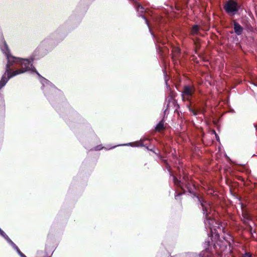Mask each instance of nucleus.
<instances>
[{"instance_id": "f257e3e1", "label": "nucleus", "mask_w": 257, "mask_h": 257, "mask_svg": "<svg viewBox=\"0 0 257 257\" xmlns=\"http://www.w3.org/2000/svg\"><path fill=\"white\" fill-rule=\"evenodd\" d=\"M175 185L179 187L185 193L187 190L196 197L202 207L203 213L205 216L204 224L206 228H209L211 236L210 240L206 241L209 247L197 254L194 252H188L179 257H218L219 249L222 247V241L220 239V234L225 232L224 224L216 221L214 219L215 211L212 209L210 203L207 202L202 197L196 195L195 187L188 177L184 176L182 180H178L176 177L171 174Z\"/></svg>"}, {"instance_id": "f03ea898", "label": "nucleus", "mask_w": 257, "mask_h": 257, "mask_svg": "<svg viewBox=\"0 0 257 257\" xmlns=\"http://www.w3.org/2000/svg\"><path fill=\"white\" fill-rule=\"evenodd\" d=\"M0 49L5 55L7 59L5 72L0 80V90L6 85L10 78L24 73L25 72L31 71L32 72L35 71L39 75L40 81L42 84L41 88L48 100H51L60 92V91L51 82L45 78L41 77L36 71L35 68L27 59L16 57L10 54V50L1 31Z\"/></svg>"}, {"instance_id": "7ed1b4c3", "label": "nucleus", "mask_w": 257, "mask_h": 257, "mask_svg": "<svg viewBox=\"0 0 257 257\" xmlns=\"http://www.w3.org/2000/svg\"><path fill=\"white\" fill-rule=\"evenodd\" d=\"M64 37V36L63 35H59L57 31L51 34L41 41L38 47L34 52L32 55L30 56L29 59H27L32 64V62L35 59V57L39 49H51L56 46L60 41H62ZM32 65H33V64Z\"/></svg>"}, {"instance_id": "20e7f679", "label": "nucleus", "mask_w": 257, "mask_h": 257, "mask_svg": "<svg viewBox=\"0 0 257 257\" xmlns=\"http://www.w3.org/2000/svg\"><path fill=\"white\" fill-rule=\"evenodd\" d=\"M195 92V88L193 85H185L181 91V97L182 100L191 102V99L193 97Z\"/></svg>"}, {"instance_id": "39448f33", "label": "nucleus", "mask_w": 257, "mask_h": 257, "mask_svg": "<svg viewBox=\"0 0 257 257\" xmlns=\"http://www.w3.org/2000/svg\"><path fill=\"white\" fill-rule=\"evenodd\" d=\"M136 10H137V12L138 13V15L140 17H142L144 19V20L145 21V23L147 25V26H148V27L149 28V30H150V31L153 37L155 38V41H156V43H161L162 44H164L165 43V41H162L161 38L159 36H156V37L154 35V34H153L152 33L151 29L150 26L149 25L148 21L146 19V17L143 15V13L145 11V8L142 6H141L140 4L137 3L136 4Z\"/></svg>"}, {"instance_id": "423d86ee", "label": "nucleus", "mask_w": 257, "mask_h": 257, "mask_svg": "<svg viewBox=\"0 0 257 257\" xmlns=\"http://www.w3.org/2000/svg\"><path fill=\"white\" fill-rule=\"evenodd\" d=\"M224 8L229 15L233 16L238 11V6L235 1L229 0L225 4Z\"/></svg>"}, {"instance_id": "0eeeda50", "label": "nucleus", "mask_w": 257, "mask_h": 257, "mask_svg": "<svg viewBox=\"0 0 257 257\" xmlns=\"http://www.w3.org/2000/svg\"><path fill=\"white\" fill-rule=\"evenodd\" d=\"M0 235L3 236L8 242L18 252L20 249L16 244L9 237L6 233L0 228Z\"/></svg>"}, {"instance_id": "6e6552de", "label": "nucleus", "mask_w": 257, "mask_h": 257, "mask_svg": "<svg viewBox=\"0 0 257 257\" xmlns=\"http://www.w3.org/2000/svg\"><path fill=\"white\" fill-rule=\"evenodd\" d=\"M233 29L235 33L239 36L241 34L242 31H243V28L236 22L233 21Z\"/></svg>"}, {"instance_id": "1a4fd4ad", "label": "nucleus", "mask_w": 257, "mask_h": 257, "mask_svg": "<svg viewBox=\"0 0 257 257\" xmlns=\"http://www.w3.org/2000/svg\"><path fill=\"white\" fill-rule=\"evenodd\" d=\"M180 53V49L178 48L174 47L172 50V59L174 63H177L176 61L178 56Z\"/></svg>"}, {"instance_id": "9d476101", "label": "nucleus", "mask_w": 257, "mask_h": 257, "mask_svg": "<svg viewBox=\"0 0 257 257\" xmlns=\"http://www.w3.org/2000/svg\"><path fill=\"white\" fill-rule=\"evenodd\" d=\"M188 108H189V111L192 113L193 115H194V116H196L197 115V113H198V112H199L200 113H204V111H205V110L204 108H202L199 110H194L193 109H192V108H191L190 106H188Z\"/></svg>"}, {"instance_id": "9b49d317", "label": "nucleus", "mask_w": 257, "mask_h": 257, "mask_svg": "<svg viewBox=\"0 0 257 257\" xmlns=\"http://www.w3.org/2000/svg\"><path fill=\"white\" fill-rule=\"evenodd\" d=\"M199 30V27L197 25H194L192 27V29L191 31V33L192 35H197L198 34Z\"/></svg>"}, {"instance_id": "f8f14e48", "label": "nucleus", "mask_w": 257, "mask_h": 257, "mask_svg": "<svg viewBox=\"0 0 257 257\" xmlns=\"http://www.w3.org/2000/svg\"><path fill=\"white\" fill-rule=\"evenodd\" d=\"M164 128V122L163 121H161L156 127V131L160 132Z\"/></svg>"}, {"instance_id": "ddd939ff", "label": "nucleus", "mask_w": 257, "mask_h": 257, "mask_svg": "<svg viewBox=\"0 0 257 257\" xmlns=\"http://www.w3.org/2000/svg\"><path fill=\"white\" fill-rule=\"evenodd\" d=\"M5 107V101L4 98L2 96H0V108L1 109H4Z\"/></svg>"}, {"instance_id": "4468645a", "label": "nucleus", "mask_w": 257, "mask_h": 257, "mask_svg": "<svg viewBox=\"0 0 257 257\" xmlns=\"http://www.w3.org/2000/svg\"><path fill=\"white\" fill-rule=\"evenodd\" d=\"M103 148L101 146H97L95 147V150L96 151L100 150Z\"/></svg>"}, {"instance_id": "2eb2a0df", "label": "nucleus", "mask_w": 257, "mask_h": 257, "mask_svg": "<svg viewBox=\"0 0 257 257\" xmlns=\"http://www.w3.org/2000/svg\"><path fill=\"white\" fill-rule=\"evenodd\" d=\"M18 253L20 255L21 257H27L23 253H22L20 250H19Z\"/></svg>"}, {"instance_id": "dca6fc26", "label": "nucleus", "mask_w": 257, "mask_h": 257, "mask_svg": "<svg viewBox=\"0 0 257 257\" xmlns=\"http://www.w3.org/2000/svg\"><path fill=\"white\" fill-rule=\"evenodd\" d=\"M163 161L166 164L167 168L168 169L169 171L170 172V173L171 174V173L170 169V166L166 162L165 160H163Z\"/></svg>"}, {"instance_id": "f3484780", "label": "nucleus", "mask_w": 257, "mask_h": 257, "mask_svg": "<svg viewBox=\"0 0 257 257\" xmlns=\"http://www.w3.org/2000/svg\"><path fill=\"white\" fill-rule=\"evenodd\" d=\"M248 221H249V219L248 218H247L246 219L244 220V222L246 224H248L249 226H250V224L249 223Z\"/></svg>"}, {"instance_id": "a211bd4d", "label": "nucleus", "mask_w": 257, "mask_h": 257, "mask_svg": "<svg viewBox=\"0 0 257 257\" xmlns=\"http://www.w3.org/2000/svg\"><path fill=\"white\" fill-rule=\"evenodd\" d=\"M242 257H251V255L249 253H245Z\"/></svg>"}, {"instance_id": "6ab92c4d", "label": "nucleus", "mask_w": 257, "mask_h": 257, "mask_svg": "<svg viewBox=\"0 0 257 257\" xmlns=\"http://www.w3.org/2000/svg\"><path fill=\"white\" fill-rule=\"evenodd\" d=\"M132 143H128L126 144L120 145V146H132Z\"/></svg>"}, {"instance_id": "aec40b11", "label": "nucleus", "mask_w": 257, "mask_h": 257, "mask_svg": "<svg viewBox=\"0 0 257 257\" xmlns=\"http://www.w3.org/2000/svg\"><path fill=\"white\" fill-rule=\"evenodd\" d=\"M181 194H182V193H179V194H178V195H176V196H175V199H178V196H179V195H180Z\"/></svg>"}, {"instance_id": "412c9836", "label": "nucleus", "mask_w": 257, "mask_h": 257, "mask_svg": "<svg viewBox=\"0 0 257 257\" xmlns=\"http://www.w3.org/2000/svg\"><path fill=\"white\" fill-rule=\"evenodd\" d=\"M165 82H166V84L167 86L168 87V85L167 80L166 79V77L165 78Z\"/></svg>"}, {"instance_id": "4be33fe9", "label": "nucleus", "mask_w": 257, "mask_h": 257, "mask_svg": "<svg viewBox=\"0 0 257 257\" xmlns=\"http://www.w3.org/2000/svg\"><path fill=\"white\" fill-rule=\"evenodd\" d=\"M142 144H140V143H139V144H138V145H137V146H142Z\"/></svg>"}, {"instance_id": "5701e85b", "label": "nucleus", "mask_w": 257, "mask_h": 257, "mask_svg": "<svg viewBox=\"0 0 257 257\" xmlns=\"http://www.w3.org/2000/svg\"><path fill=\"white\" fill-rule=\"evenodd\" d=\"M115 147V146H114V147H111L110 149L114 148Z\"/></svg>"}, {"instance_id": "b1692460", "label": "nucleus", "mask_w": 257, "mask_h": 257, "mask_svg": "<svg viewBox=\"0 0 257 257\" xmlns=\"http://www.w3.org/2000/svg\"><path fill=\"white\" fill-rule=\"evenodd\" d=\"M216 137V138H217V140H218V137H217V136Z\"/></svg>"}]
</instances>
